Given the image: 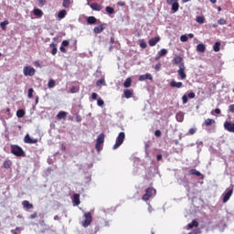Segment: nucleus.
I'll use <instances>...</instances> for the list:
<instances>
[{
    "label": "nucleus",
    "mask_w": 234,
    "mask_h": 234,
    "mask_svg": "<svg viewBox=\"0 0 234 234\" xmlns=\"http://www.w3.org/2000/svg\"><path fill=\"white\" fill-rule=\"evenodd\" d=\"M195 133H197V128H190L188 131V133L191 135L195 134Z\"/></svg>",
    "instance_id": "obj_47"
},
{
    "label": "nucleus",
    "mask_w": 234,
    "mask_h": 234,
    "mask_svg": "<svg viewBox=\"0 0 234 234\" xmlns=\"http://www.w3.org/2000/svg\"><path fill=\"white\" fill-rule=\"evenodd\" d=\"M29 218H31V219L37 218V212L31 214Z\"/></svg>",
    "instance_id": "obj_54"
},
{
    "label": "nucleus",
    "mask_w": 234,
    "mask_h": 234,
    "mask_svg": "<svg viewBox=\"0 0 234 234\" xmlns=\"http://www.w3.org/2000/svg\"><path fill=\"white\" fill-rule=\"evenodd\" d=\"M193 228H198V221L196 219L192 220V222L187 225V229H193Z\"/></svg>",
    "instance_id": "obj_22"
},
{
    "label": "nucleus",
    "mask_w": 234,
    "mask_h": 234,
    "mask_svg": "<svg viewBox=\"0 0 234 234\" xmlns=\"http://www.w3.org/2000/svg\"><path fill=\"white\" fill-rule=\"evenodd\" d=\"M140 47L141 48H147V43H145V40H140Z\"/></svg>",
    "instance_id": "obj_42"
},
{
    "label": "nucleus",
    "mask_w": 234,
    "mask_h": 234,
    "mask_svg": "<svg viewBox=\"0 0 234 234\" xmlns=\"http://www.w3.org/2000/svg\"><path fill=\"white\" fill-rule=\"evenodd\" d=\"M95 148L97 151H101V144L96 143Z\"/></svg>",
    "instance_id": "obj_50"
},
{
    "label": "nucleus",
    "mask_w": 234,
    "mask_h": 234,
    "mask_svg": "<svg viewBox=\"0 0 234 234\" xmlns=\"http://www.w3.org/2000/svg\"><path fill=\"white\" fill-rule=\"evenodd\" d=\"M83 228H89L92 224V214L90 212L84 213V220L81 222Z\"/></svg>",
    "instance_id": "obj_4"
},
{
    "label": "nucleus",
    "mask_w": 234,
    "mask_h": 234,
    "mask_svg": "<svg viewBox=\"0 0 234 234\" xmlns=\"http://www.w3.org/2000/svg\"><path fill=\"white\" fill-rule=\"evenodd\" d=\"M159 41H160V37H155L151 38L148 41V45H149V47H155V45L157 43H159Z\"/></svg>",
    "instance_id": "obj_11"
},
{
    "label": "nucleus",
    "mask_w": 234,
    "mask_h": 234,
    "mask_svg": "<svg viewBox=\"0 0 234 234\" xmlns=\"http://www.w3.org/2000/svg\"><path fill=\"white\" fill-rule=\"evenodd\" d=\"M34 16H37V17H42L43 16V11L39 8H36L33 10Z\"/></svg>",
    "instance_id": "obj_26"
},
{
    "label": "nucleus",
    "mask_w": 234,
    "mask_h": 234,
    "mask_svg": "<svg viewBox=\"0 0 234 234\" xmlns=\"http://www.w3.org/2000/svg\"><path fill=\"white\" fill-rule=\"evenodd\" d=\"M48 89H54L56 87V80H49L48 83Z\"/></svg>",
    "instance_id": "obj_35"
},
{
    "label": "nucleus",
    "mask_w": 234,
    "mask_h": 234,
    "mask_svg": "<svg viewBox=\"0 0 234 234\" xmlns=\"http://www.w3.org/2000/svg\"><path fill=\"white\" fill-rule=\"evenodd\" d=\"M97 21H98V19H96L94 16H89L87 18V24L88 25H96Z\"/></svg>",
    "instance_id": "obj_25"
},
{
    "label": "nucleus",
    "mask_w": 234,
    "mask_h": 234,
    "mask_svg": "<svg viewBox=\"0 0 234 234\" xmlns=\"http://www.w3.org/2000/svg\"><path fill=\"white\" fill-rule=\"evenodd\" d=\"M11 153L15 156H25V151H23V148L17 144L11 145Z\"/></svg>",
    "instance_id": "obj_2"
},
{
    "label": "nucleus",
    "mask_w": 234,
    "mask_h": 234,
    "mask_svg": "<svg viewBox=\"0 0 234 234\" xmlns=\"http://www.w3.org/2000/svg\"><path fill=\"white\" fill-rule=\"evenodd\" d=\"M159 58H164V56H167V49L163 48L160 51H158Z\"/></svg>",
    "instance_id": "obj_34"
},
{
    "label": "nucleus",
    "mask_w": 234,
    "mask_h": 234,
    "mask_svg": "<svg viewBox=\"0 0 234 234\" xmlns=\"http://www.w3.org/2000/svg\"><path fill=\"white\" fill-rule=\"evenodd\" d=\"M197 52H201V53L206 52V45H204V44H198V45L197 46Z\"/></svg>",
    "instance_id": "obj_28"
},
{
    "label": "nucleus",
    "mask_w": 234,
    "mask_h": 234,
    "mask_svg": "<svg viewBox=\"0 0 234 234\" xmlns=\"http://www.w3.org/2000/svg\"><path fill=\"white\" fill-rule=\"evenodd\" d=\"M156 195V189L154 187H148L145 189V193L142 197V200H144V202H147L151 199L152 197H154Z\"/></svg>",
    "instance_id": "obj_1"
},
{
    "label": "nucleus",
    "mask_w": 234,
    "mask_h": 234,
    "mask_svg": "<svg viewBox=\"0 0 234 234\" xmlns=\"http://www.w3.org/2000/svg\"><path fill=\"white\" fill-rule=\"evenodd\" d=\"M65 118H67V112L63 111H60L56 116L57 120H65Z\"/></svg>",
    "instance_id": "obj_19"
},
{
    "label": "nucleus",
    "mask_w": 234,
    "mask_h": 234,
    "mask_svg": "<svg viewBox=\"0 0 234 234\" xmlns=\"http://www.w3.org/2000/svg\"><path fill=\"white\" fill-rule=\"evenodd\" d=\"M188 175H192L194 176H202L204 178V176H202V173H200L198 170L193 168L189 171Z\"/></svg>",
    "instance_id": "obj_18"
},
{
    "label": "nucleus",
    "mask_w": 234,
    "mask_h": 234,
    "mask_svg": "<svg viewBox=\"0 0 234 234\" xmlns=\"http://www.w3.org/2000/svg\"><path fill=\"white\" fill-rule=\"evenodd\" d=\"M73 202L76 206H80V204H81V202L80 201V194L73 195Z\"/></svg>",
    "instance_id": "obj_27"
},
{
    "label": "nucleus",
    "mask_w": 234,
    "mask_h": 234,
    "mask_svg": "<svg viewBox=\"0 0 234 234\" xmlns=\"http://www.w3.org/2000/svg\"><path fill=\"white\" fill-rule=\"evenodd\" d=\"M224 129H225V131H228L229 133H234V122L226 121L224 122Z\"/></svg>",
    "instance_id": "obj_8"
},
{
    "label": "nucleus",
    "mask_w": 234,
    "mask_h": 234,
    "mask_svg": "<svg viewBox=\"0 0 234 234\" xmlns=\"http://www.w3.org/2000/svg\"><path fill=\"white\" fill-rule=\"evenodd\" d=\"M3 167L5 169H10L12 167V161L10 160L4 161Z\"/></svg>",
    "instance_id": "obj_30"
},
{
    "label": "nucleus",
    "mask_w": 234,
    "mask_h": 234,
    "mask_svg": "<svg viewBox=\"0 0 234 234\" xmlns=\"http://www.w3.org/2000/svg\"><path fill=\"white\" fill-rule=\"evenodd\" d=\"M178 0H166L167 5H174V3H177Z\"/></svg>",
    "instance_id": "obj_53"
},
{
    "label": "nucleus",
    "mask_w": 234,
    "mask_h": 234,
    "mask_svg": "<svg viewBox=\"0 0 234 234\" xmlns=\"http://www.w3.org/2000/svg\"><path fill=\"white\" fill-rule=\"evenodd\" d=\"M62 6L64 8H69V6H70V0H63Z\"/></svg>",
    "instance_id": "obj_40"
},
{
    "label": "nucleus",
    "mask_w": 234,
    "mask_h": 234,
    "mask_svg": "<svg viewBox=\"0 0 234 234\" xmlns=\"http://www.w3.org/2000/svg\"><path fill=\"white\" fill-rule=\"evenodd\" d=\"M176 118L177 122H184V114H182V113H177L176 115Z\"/></svg>",
    "instance_id": "obj_41"
},
{
    "label": "nucleus",
    "mask_w": 234,
    "mask_h": 234,
    "mask_svg": "<svg viewBox=\"0 0 234 234\" xmlns=\"http://www.w3.org/2000/svg\"><path fill=\"white\" fill-rule=\"evenodd\" d=\"M173 63L174 65H182V63H184V58L180 56H176L173 58Z\"/></svg>",
    "instance_id": "obj_14"
},
{
    "label": "nucleus",
    "mask_w": 234,
    "mask_h": 234,
    "mask_svg": "<svg viewBox=\"0 0 234 234\" xmlns=\"http://www.w3.org/2000/svg\"><path fill=\"white\" fill-rule=\"evenodd\" d=\"M196 21L197 23H199V25H204V23H206V18L204 16H197Z\"/></svg>",
    "instance_id": "obj_33"
},
{
    "label": "nucleus",
    "mask_w": 234,
    "mask_h": 234,
    "mask_svg": "<svg viewBox=\"0 0 234 234\" xmlns=\"http://www.w3.org/2000/svg\"><path fill=\"white\" fill-rule=\"evenodd\" d=\"M196 96H197V95L195 94V92H189V93L187 94V98H189L190 100L195 99Z\"/></svg>",
    "instance_id": "obj_46"
},
{
    "label": "nucleus",
    "mask_w": 234,
    "mask_h": 234,
    "mask_svg": "<svg viewBox=\"0 0 234 234\" xmlns=\"http://www.w3.org/2000/svg\"><path fill=\"white\" fill-rule=\"evenodd\" d=\"M69 40H63L62 41V47H69Z\"/></svg>",
    "instance_id": "obj_51"
},
{
    "label": "nucleus",
    "mask_w": 234,
    "mask_h": 234,
    "mask_svg": "<svg viewBox=\"0 0 234 234\" xmlns=\"http://www.w3.org/2000/svg\"><path fill=\"white\" fill-rule=\"evenodd\" d=\"M103 30H105V24L97 26L93 29L94 34H101V32H103Z\"/></svg>",
    "instance_id": "obj_12"
},
{
    "label": "nucleus",
    "mask_w": 234,
    "mask_h": 234,
    "mask_svg": "<svg viewBox=\"0 0 234 234\" xmlns=\"http://www.w3.org/2000/svg\"><path fill=\"white\" fill-rule=\"evenodd\" d=\"M105 142V134L101 133L97 138V144H102Z\"/></svg>",
    "instance_id": "obj_31"
},
{
    "label": "nucleus",
    "mask_w": 234,
    "mask_h": 234,
    "mask_svg": "<svg viewBox=\"0 0 234 234\" xmlns=\"http://www.w3.org/2000/svg\"><path fill=\"white\" fill-rule=\"evenodd\" d=\"M105 10L107 14H109V16H112V14H114V9L112 6H106Z\"/></svg>",
    "instance_id": "obj_38"
},
{
    "label": "nucleus",
    "mask_w": 234,
    "mask_h": 234,
    "mask_svg": "<svg viewBox=\"0 0 234 234\" xmlns=\"http://www.w3.org/2000/svg\"><path fill=\"white\" fill-rule=\"evenodd\" d=\"M70 92H71V94H75V92H78V87L72 86L70 88Z\"/></svg>",
    "instance_id": "obj_45"
},
{
    "label": "nucleus",
    "mask_w": 234,
    "mask_h": 234,
    "mask_svg": "<svg viewBox=\"0 0 234 234\" xmlns=\"http://www.w3.org/2000/svg\"><path fill=\"white\" fill-rule=\"evenodd\" d=\"M27 98H29V100H32V98H34V89L30 88L27 91Z\"/></svg>",
    "instance_id": "obj_37"
},
{
    "label": "nucleus",
    "mask_w": 234,
    "mask_h": 234,
    "mask_svg": "<svg viewBox=\"0 0 234 234\" xmlns=\"http://www.w3.org/2000/svg\"><path fill=\"white\" fill-rule=\"evenodd\" d=\"M229 112H234V104L229 106Z\"/></svg>",
    "instance_id": "obj_57"
},
{
    "label": "nucleus",
    "mask_w": 234,
    "mask_h": 234,
    "mask_svg": "<svg viewBox=\"0 0 234 234\" xmlns=\"http://www.w3.org/2000/svg\"><path fill=\"white\" fill-rule=\"evenodd\" d=\"M131 85H133V79H131V77L127 78L123 83V87L125 89H129V87H131Z\"/></svg>",
    "instance_id": "obj_21"
},
{
    "label": "nucleus",
    "mask_w": 234,
    "mask_h": 234,
    "mask_svg": "<svg viewBox=\"0 0 234 234\" xmlns=\"http://www.w3.org/2000/svg\"><path fill=\"white\" fill-rule=\"evenodd\" d=\"M123 142H125V133L121 132V133H119V134L115 140V144L113 145V149L114 150L118 149V147H120V145H122V144H123Z\"/></svg>",
    "instance_id": "obj_3"
},
{
    "label": "nucleus",
    "mask_w": 234,
    "mask_h": 234,
    "mask_svg": "<svg viewBox=\"0 0 234 234\" xmlns=\"http://www.w3.org/2000/svg\"><path fill=\"white\" fill-rule=\"evenodd\" d=\"M170 87L176 88V89H182L183 83L182 82H176V80H171Z\"/></svg>",
    "instance_id": "obj_16"
},
{
    "label": "nucleus",
    "mask_w": 234,
    "mask_h": 234,
    "mask_svg": "<svg viewBox=\"0 0 234 234\" xmlns=\"http://www.w3.org/2000/svg\"><path fill=\"white\" fill-rule=\"evenodd\" d=\"M162 67L161 63H157L154 67L155 70H160V68Z\"/></svg>",
    "instance_id": "obj_59"
},
{
    "label": "nucleus",
    "mask_w": 234,
    "mask_h": 234,
    "mask_svg": "<svg viewBox=\"0 0 234 234\" xmlns=\"http://www.w3.org/2000/svg\"><path fill=\"white\" fill-rule=\"evenodd\" d=\"M49 47L50 48H52L51 50L52 56H56L58 54V44L51 43Z\"/></svg>",
    "instance_id": "obj_20"
},
{
    "label": "nucleus",
    "mask_w": 234,
    "mask_h": 234,
    "mask_svg": "<svg viewBox=\"0 0 234 234\" xmlns=\"http://www.w3.org/2000/svg\"><path fill=\"white\" fill-rule=\"evenodd\" d=\"M154 135L157 137V138H160V136H162V132L160 130H156L154 132Z\"/></svg>",
    "instance_id": "obj_48"
},
{
    "label": "nucleus",
    "mask_w": 234,
    "mask_h": 234,
    "mask_svg": "<svg viewBox=\"0 0 234 234\" xmlns=\"http://www.w3.org/2000/svg\"><path fill=\"white\" fill-rule=\"evenodd\" d=\"M182 101H183V103H184V104L187 103V101H188V100H187V95H184V96L182 97Z\"/></svg>",
    "instance_id": "obj_52"
},
{
    "label": "nucleus",
    "mask_w": 234,
    "mask_h": 234,
    "mask_svg": "<svg viewBox=\"0 0 234 234\" xmlns=\"http://www.w3.org/2000/svg\"><path fill=\"white\" fill-rule=\"evenodd\" d=\"M171 5H172L171 10L174 14L176 13V11L179 10V8H180V4H178V2H176V3L172 4Z\"/></svg>",
    "instance_id": "obj_23"
},
{
    "label": "nucleus",
    "mask_w": 234,
    "mask_h": 234,
    "mask_svg": "<svg viewBox=\"0 0 234 234\" xmlns=\"http://www.w3.org/2000/svg\"><path fill=\"white\" fill-rule=\"evenodd\" d=\"M105 82V80H99L97 82H96V85L97 86H100V85H101L102 83H104Z\"/></svg>",
    "instance_id": "obj_60"
},
{
    "label": "nucleus",
    "mask_w": 234,
    "mask_h": 234,
    "mask_svg": "<svg viewBox=\"0 0 234 234\" xmlns=\"http://www.w3.org/2000/svg\"><path fill=\"white\" fill-rule=\"evenodd\" d=\"M220 42H216L213 46L214 52H220Z\"/></svg>",
    "instance_id": "obj_32"
},
{
    "label": "nucleus",
    "mask_w": 234,
    "mask_h": 234,
    "mask_svg": "<svg viewBox=\"0 0 234 234\" xmlns=\"http://www.w3.org/2000/svg\"><path fill=\"white\" fill-rule=\"evenodd\" d=\"M117 5L118 6H125V2L120 1V2L117 3Z\"/></svg>",
    "instance_id": "obj_61"
},
{
    "label": "nucleus",
    "mask_w": 234,
    "mask_h": 234,
    "mask_svg": "<svg viewBox=\"0 0 234 234\" xmlns=\"http://www.w3.org/2000/svg\"><path fill=\"white\" fill-rule=\"evenodd\" d=\"M177 74L180 80H186V78H187V74H186V64L182 63L179 65Z\"/></svg>",
    "instance_id": "obj_6"
},
{
    "label": "nucleus",
    "mask_w": 234,
    "mask_h": 234,
    "mask_svg": "<svg viewBox=\"0 0 234 234\" xmlns=\"http://www.w3.org/2000/svg\"><path fill=\"white\" fill-rule=\"evenodd\" d=\"M226 19H224V18H220L218 21V25H226Z\"/></svg>",
    "instance_id": "obj_49"
},
{
    "label": "nucleus",
    "mask_w": 234,
    "mask_h": 234,
    "mask_svg": "<svg viewBox=\"0 0 234 234\" xmlns=\"http://www.w3.org/2000/svg\"><path fill=\"white\" fill-rule=\"evenodd\" d=\"M23 74L24 76H29L32 78V76H36V69H34L32 66H26L23 69Z\"/></svg>",
    "instance_id": "obj_5"
},
{
    "label": "nucleus",
    "mask_w": 234,
    "mask_h": 234,
    "mask_svg": "<svg viewBox=\"0 0 234 234\" xmlns=\"http://www.w3.org/2000/svg\"><path fill=\"white\" fill-rule=\"evenodd\" d=\"M91 98H92V100H98V93L93 92V93L91 94Z\"/></svg>",
    "instance_id": "obj_56"
},
{
    "label": "nucleus",
    "mask_w": 234,
    "mask_h": 234,
    "mask_svg": "<svg viewBox=\"0 0 234 234\" xmlns=\"http://www.w3.org/2000/svg\"><path fill=\"white\" fill-rule=\"evenodd\" d=\"M156 158H157V162H160V160H162V154H157V156H156Z\"/></svg>",
    "instance_id": "obj_64"
},
{
    "label": "nucleus",
    "mask_w": 234,
    "mask_h": 234,
    "mask_svg": "<svg viewBox=\"0 0 234 234\" xmlns=\"http://www.w3.org/2000/svg\"><path fill=\"white\" fill-rule=\"evenodd\" d=\"M90 6L91 9L95 10L96 12H100V10H101L102 8L101 5L98 3L90 4Z\"/></svg>",
    "instance_id": "obj_17"
},
{
    "label": "nucleus",
    "mask_w": 234,
    "mask_h": 234,
    "mask_svg": "<svg viewBox=\"0 0 234 234\" xmlns=\"http://www.w3.org/2000/svg\"><path fill=\"white\" fill-rule=\"evenodd\" d=\"M145 80H150V81H153V75H151V73H146L139 76V81H145Z\"/></svg>",
    "instance_id": "obj_10"
},
{
    "label": "nucleus",
    "mask_w": 234,
    "mask_h": 234,
    "mask_svg": "<svg viewBox=\"0 0 234 234\" xmlns=\"http://www.w3.org/2000/svg\"><path fill=\"white\" fill-rule=\"evenodd\" d=\"M59 50H60V52H62L63 54H67V48H65V47L61 46V47L59 48Z\"/></svg>",
    "instance_id": "obj_55"
},
{
    "label": "nucleus",
    "mask_w": 234,
    "mask_h": 234,
    "mask_svg": "<svg viewBox=\"0 0 234 234\" xmlns=\"http://www.w3.org/2000/svg\"><path fill=\"white\" fill-rule=\"evenodd\" d=\"M66 16H67V10L65 9L60 10L58 14V19H65Z\"/></svg>",
    "instance_id": "obj_24"
},
{
    "label": "nucleus",
    "mask_w": 234,
    "mask_h": 234,
    "mask_svg": "<svg viewBox=\"0 0 234 234\" xmlns=\"http://www.w3.org/2000/svg\"><path fill=\"white\" fill-rule=\"evenodd\" d=\"M76 122H81V116L76 115Z\"/></svg>",
    "instance_id": "obj_63"
},
{
    "label": "nucleus",
    "mask_w": 234,
    "mask_h": 234,
    "mask_svg": "<svg viewBox=\"0 0 234 234\" xmlns=\"http://www.w3.org/2000/svg\"><path fill=\"white\" fill-rule=\"evenodd\" d=\"M217 123V122L215 121V119H206L202 124V127H211V125H215Z\"/></svg>",
    "instance_id": "obj_9"
},
{
    "label": "nucleus",
    "mask_w": 234,
    "mask_h": 234,
    "mask_svg": "<svg viewBox=\"0 0 234 234\" xmlns=\"http://www.w3.org/2000/svg\"><path fill=\"white\" fill-rule=\"evenodd\" d=\"M8 20H5L4 22L0 23V27L2 28V30H6V25H8Z\"/></svg>",
    "instance_id": "obj_39"
},
{
    "label": "nucleus",
    "mask_w": 234,
    "mask_h": 234,
    "mask_svg": "<svg viewBox=\"0 0 234 234\" xmlns=\"http://www.w3.org/2000/svg\"><path fill=\"white\" fill-rule=\"evenodd\" d=\"M25 144H37V139L30 138L29 134H27L24 138Z\"/></svg>",
    "instance_id": "obj_13"
},
{
    "label": "nucleus",
    "mask_w": 234,
    "mask_h": 234,
    "mask_svg": "<svg viewBox=\"0 0 234 234\" xmlns=\"http://www.w3.org/2000/svg\"><path fill=\"white\" fill-rule=\"evenodd\" d=\"M34 65H35V67H38L39 69H41V63H39L38 60L35 61Z\"/></svg>",
    "instance_id": "obj_58"
},
{
    "label": "nucleus",
    "mask_w": 234,
    "mask_h": 234,
    "mask_svg": "<svg viewBox=\"0 0 234 234\" xmlns=\"http://www.w3.org/2000/svg\"><path fill=\"white\" fill-rule=\"evenodd\" d=\"M214 112H215L216 114H220L221 111H220V109L216 108V109L214 110Z\"/></svg>",
    "instance_id": "obj_62"
},
{
    "label": "nucleus",
    "mask_w": 234,
    "mask_h": 234,
    "mask_svg": "<svg viewBox=\"0 0 234 234\" xmlns=\"http://www.w3.org/2000/svg\"><path fill=\"white\" fill-rule=\"evenodd\" d=\"M187 39H188L187 35H182L180 37V41H182V43L187 42Z\"/></svg>",
    "instance_id": "obj_43"
},
{
    "label": "nucleus",
    "mask_w": 234,
    "mask_h": 234,
    "mask_svg": "<svg viewBox=\"0 0 234 234\" xmlns=\"http://www.w3.org/2000/svg\"><path fill=\"white\" fill-rule=\"evenodd\" d=\"M124 98H126V100L133 98V90H124Z\"/></svg>",
    "instance_id": "obj_29"
},
{
    "label": "nucleus",
    "mask_w": 234,
    "mask_h": 234,
    "mask_svg": "<svg viewBox=\"0 0 234 234\" xmlns=\"http://www.w3.org/2000/svg\"><path fill=\"white\" fill-rule=\"evenodd\" d=\"M104 104H105V102L103 101V100L99 99V100L97 101V105H98L99 107H103Z\"/></svg>",
    "instance_id": "obj_44"
},
{
    "label": "nucleus",
    "mask_w": 234,
    "mask_h": 234,
    "mask_svg": "<svg viewBox=\"0 0 234 234\" xmlns=\"http://www.w3.org/2000/svg\"><path fill=\"white\" fill-rule=\"evenodd\" d=\"M231 195H233V188H228L226 192L223 194V203L226 204L229 198H231Z\"/></svg>",
    "instance_id": "obj_7"
},
{
    "label": "nucleus",
    "mask_w": 234,
    "mask_h": 234,
    "mask_svg": "<svg viewBox=\"0 0 234 234\" xmlns=\"http://www.w3.org/2000/svg\"><path fill=\"white\" fill-rule=\"evenodd\" d=\"M25 114H26L25 110H17L16 112L17 118H23Z\"/></svg>",
    "instance_id": "obj_36"
},
{
    "label": "nucleus",
    "mask_w": 234,
    "mask_h": 234,
    "mask_svg": "<svg viewBox=\"0 0 234 234\" xmlns=\"http://www.w3.org/2000/svg\"><path fill=\"white\" fill-rule=\"evenodd\" d=\"M22 206L25 207V209H34V205H32V203H30L28 200H24L22 202Z\"/></svg>",
    "instance_id": "obj_15"
}]
</instances>
